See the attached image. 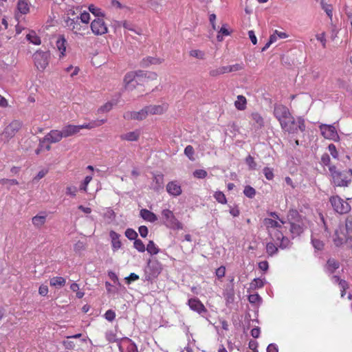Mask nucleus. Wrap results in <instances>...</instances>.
<instances>
[{
  "mask_svg": "<svg viewBox=\"0 0 352 352\" xmlns=\"http://www.w3.org/2000/svg\"><path fill=\"white\" fill-rule=\"evenodd\" d=\"M106 122V120H96L91 122H89L88 124H85L82 125H73V124H68L63 127L62 131L64 138H67L69 136H72L76 133H78L80 129H91L95 127L100 126L103 123Z\"/></svg>",
  "mask_w": 352,
  "mask_h": 352,
  "instance_id": "f257e3e1",
  "label": "nucleus"
},
{
  "mask_svg": "<svg viewBox=\"0 0 352 352\" xmlns=\"http://www.w3.org/2000/svg\"><path fill=\"white\" fill-rule=\"evenodd\" d=\"M162 223L167 228L173 230H182L183 224L176 218L169 209H164L162 212Z\"/></svg>",
  "mask_w": 352,
  "mask_h": 352,
  "instance_id": "f03ea898",
  "label": "nucleus"
},
{
  "mask_svg": "<svg viewBox=\"0 0 352 352\" xmlns=\"http://www.w3.org/2000/svg\"><path fill=\"white\" fill-rule=\"evenodd\" d=\"M329 201L334 210L340 214H346L351 210V206L346 201H344L339 196H332Z\"/></svg>",
  "mask_w": 352,
  "mask_h": 352,
  "instance_id": "7ed1b4c3",
  "label": "nucleus"
},
{
  "mask_svg": "<svg viewBox=\"0 0 352 352\" xmlns=\"http://www.w3.org/2000/svg\"><path fill=\"white\" fill-rule=\"evenodd\" d=\"M33 58L35 66L38 70H44L49 63L50 53L48 52L36 51Z\"/></svg>",
  "mask_w": 352,
  "mask_h": 352,
  "instance_id": "20e7f679",
  "label": "nucleus"
},
{
  "mask_svg": "<svg viewBox=\"0 0 352 352\" xmlns=\"http://www.w3.org/2000/svg\"><path fill=\"white\" fill-rule=\"evenodd\" d=\"M162 270V265L157 260L149 259L145 269V272L147 274L146 279L148 280L157 277L161 273Z\"/></svg>",
  "mask_w": 352,
  "mask_h": 352,
  "instance_id": "39448f33",
  "label": "nucleus"
},
{
  "mask_svg": "<svg viewBox=\"0 0 352 352\" xmlns=\"http://www.w3.org/2000/svg\"><path fill=\"white\" fill-rule=\"evenodd\" d=\"M348 233L344 230V226H340L339 229L336 230L334 233L333 243L336 247H340L346 243L348 240L352 237L347 236Z\"/></svg>",
  "mask_w": 352,
  "mask_h": 352,
  "instance_id": "423d86ee",
  "label": "nucleus"
},
{
  "mask_svg": "<svg viewBox=\"0 0 352 352\" xmlns=\"http://www.w3.org/2000/svg\"><path fill=\"white\" fill-rule=\"evenodd\" d=\"M274 115L281 124L287 118H289L290 112L288 108L282 104H276L274 109Z\"/></svg>",
  "mask_w": 352,
  "mask_h": 352,
  "instance_id": "0eeeda50",
  "label": "nucleus"
},
{
  "mask_svg": "<svg viewBox=\"0 0 352 352\" xmlns=\"http://www.w3.org/2000/svg\"><path fill=\"white\" fill-rule=\"evenodd\" d=\"M91 29L96 35H102L107 32V27L101 18L94 19L91 22Z\"/></svg>",
  "mask_w": 352,
  "mask_h": 352,
  "instance_id": "6e6552de",
  "label": "nucleus"
},
{
  "mask_svg": "<svg viewBox=\"0 0 352 352\" xmlns=\"http://www.w3.org/2000/svg\"><path fill=\"white\" fill-rule=\"evenodd\" d=\"M21 126L22 124L19 121L14 120L5 128L2 135L7 139H10L15 135L21 128Z\"/></svg>",
  "mask_w": 352,
  "mask_h": 352,
  "instance_id": "1a4fd4ad",
  "label": "nucleus"
},
{
  "mask_svg": "<svg viewBox=\"0 0 352 352\" xmlns=\"http://www.w3.org/2000/svg\"><path fill=\"white\" fill-rule=\"evenodd\" d=\"M190 308L199 314L204 316L208 313L207 309L204 304L197 298H190L188 301Z\"/></svg>",
  "mask_w": 352,
  "mask_h": 352,
  "instance_id": "9d476101",
  "label": "nucleus"
},
{
  "mask_svg": "<svg viewBox=\"0 0 352 352\" xmlns=\"http://www.w3.org/2000/svg\"><path fill=\"white\" fill-rule=\"evenodd\" d=\"M63 138H64V136L62 130H52L45 136V138L40 140V146H42V143H44L46 141L50 143L58 142Z\"/></svg>",
  "mask_w": 352,
  "mask_h": 352,
  "instance_id": "9b49d317",
  "label": "nucleus"
},
{
  "mask_svg": "<svg viewBox=\"0 0 352 352\" xmlns=\"http://www.w3.org/2000/svg\"><path fill=\"white\" fill-rule=\"evenodd\" d=\"M148 116L146 108L141 109L140 111H126L124 113L123 117L125 120H142Z\"/></svg>",
  "mask_w": 352,
  "mask_h": 352,
  "instance_id": "f8f14e48",
  "label": "nucleus"
},
{
  "mask_svg": "<svg viewBox=\"0 0 352 352\" xmlns=\"http://www.w3.org/2000/svg\"><path fill=\"white\" fill-rule=\"evenodd\" d=\"M281 128L289 133H296L298 131L297 124L294 118L290 113L289 118L280 124Z\"/></svg>",
  "mask_w": 352,
  "mask_h": 352,
  "instance_id": "ddd939ff",
  "label": "nucleus"
},
{
  "mask_svg": "<svg viewBox=\"0 0 352 352\" xmlns=\"http://www.w3.org/2000/svg\"><path fill=\"white\" fill-rule=\"evenodd\" d=\"M320 129L322 135L327 139H335L338 137V133L336 128L332 125L321 124Z\"/></svg>",
  "mask_w": 352,
  "mask_h": 352,
  "instance_id": "4468645a",
  "label": "nucleus"
},
{
  "mask_svg": "<svg viewBox=\"0 0 352 352\" xmlns=\"http://www.w3.org/2000/svg\"><path fill=\"white\" fill-rule=\"evenodd\" d=\"M140 73H142V71H139L137 72H129L127 73L124 78V82L125 83V88L126 89L132 90L134 87V85H131V83L134 81L135 77H140Z\"/></svg>",
  "mask_w": 352,
  "mask_h": 352,
  "instance_id": "2eb2a0df",
  "label": "nucleus"
},
{
  "mask_svg": "<svg viewBox=\"0 0 352 352\" xmlns=\"http://www.w3.org/2000/svg\"><path fill=\"white\" fill-rule=\"evenodd\" d=\"M269 234L272 236V239L273 241H280V243L279 245V247L280 248L283 249L287 247L288 239L283 236V233L280 231L275 230L273 234L269 231Z\"/></svg>",
  "mask_w": 352,
  "mask_h": 352,
  "instance_id": "dca6fc26",
  "label": "nucleus"
},
{
  "mask_svg": "<svg viewBox=\"0 0 352 352\" xmlns=\"http://www.w3.org/2000/svg\"><path fill=\"white\" fill-rule=\"evenodd\" d=\"M167 192L173 196H179L182 194V188L177 182H170L166 186Z\"/></svg>",
  "mask_w": 352,
  "mask_h": 352,
  "instance_id": "f3484780",
  "label": "nucleus"
},
{
  "mask_svg": "<svg viewBox=\"0 0 352 352\" xmlns=\"http://www.w3.org/2000/svg\"><path fill=\"white\" fill-rule=\"evenodd\" d=\"M65 25L67 27L69 28L71 30L77 32V31L80 30V23L79 22V16H76V18L71 19L70 17H67L65 19Z\"/></svg>",
  "mask_w": 352,
  "mask_h": 352,
  "instance_id": "a211bd4d",
  "label": "nucleus"
},
{
  "mask_svg": "<svg viewBox=\"0 0 352 352\" xmlns=\"http://www.w3.org/2000/svg\"><path fill=\"white\" fill-rule=\"evenodd\" d=\"M152 188L155 191H159L164 188V175H155L153 176L152 182Z\"/></svg>",
  "mask_w": 352,
  "mask_h": 352,
  "instance_id": "6ab92c4d",
  "label": "nucleus"
},
{
  "mask_svg": "<svg viewBox=\"0 0 352 352\" xmlns=\"http://www.w3.org/2000/svg\"><path fill=\"white\" fill-rule=\"evenodd\" d=\"M140 216L143 219L151 223L157 220L156 214L147 209H142L140 210Z\"/></svg>",
  "mask_w": 352,
  "mask_h": 352,
  "instance_id": "aec40b11",
  "label": "nucleus"
},
{
  "mask_svg": "<svg viewBox=\"0 0 352 352\" xmlns=\"http://www.w3.org/2000/svg\"><path fill=\"white\" fill-rule=\"evenodd\" d=\"M147 114L160 115L163 113L166 108L163 105H150L145 107Z\"/></svg>",
  "mask_w": 352,
  "mask_h": 352,
  "instance_id": "412c9836",
  "label": "nucleus"
},
{
  "mask_svg": "<svg viewBox=\"0 0 352 352\" xmlns=\"http://www.w3.org/2000/svg\"><path fill=\"white\" fill-rule=\"evenodd\" d=\"M251 118L253 120V126L258 129H261L264 126V120L261 116L256 113L254 112L251 114Z\"/></svg>",
  "mask_w": 352,
  "mask_h": 352,
  "instance_id": "4be33fe9",
  "label": "nucleus"
},
{
  "mask_svg": "<svg viewBox=\"0 0 352 352\" xmlns=\"http://www.w3.org/2000/svg\"><path fill=\"white\" fill-rule=\"evenodd\" d=\"M340 267V263L338 261L335 260L334 258H329L327 261V263L325 265V268L329 274H333L334 272L338 269Z\"/></svg>",
  "mask_w": 352,
  "mask_h": 352,
  "instance_id": "5701e85b",
  "label": "nucleus"
},
{
  "mask_svg": "<svg viewBox=\"0 0 352 352\" xmlns=\"http://www.w3.org/2000/svg\"><path fill=\"white\" fill-rule=\"evenodd\" d=\"M111 239L112 246L114 250H118L121 248V241L120 240V235L114 231H111L109 233Z\"/></svg>",
  "mask_w": 352,
  "mask_h": 352,
  "instance_id": "b1692460",
  "label": "nucleus"
},
{
  "mask_svg": "<svg viewBox=\"0 0 352 352\" xmlns=\"http://www.w3.org/2000/svg\"><path fill=\"white\" fill-rule=\"evenodd\" d=\"M289 230L294 236H299L303 232L304 228L299 223H296L294 221L290 222Z\"/></svg>",
  "mask_w": 352,
  "mask_h": 352,
  "instance_id": "393cba45",
  "label": "nucleus"
},
{
  "mask_svg": "<svg viewBox=\"0 0 352 352\" xmlns=\"http://www.w3.org/2000/svg\"><path fill=\"white\" fill-rule=\"evenodd\" d=\"M17 9L22 14H26L30 11L29 3L25 0H18Z\"/></svg>",
  "mask_w": 352,
  "mask_h": 352,
  "instance_id": "a878e982",
  "label": "nucleus"
},
{
  "mask_svg": "<svg viewBox=\"0 0 352 352\" xmlns=\"http://www.w3.org/2000/svg\"><path fill=\"white\" fill-rule=\"evenodd\" d=\"M334 183L338 186H348L351 182V179H348L347 177L343 173L342 176L333 179Z\"/></svg>",
  "mask_w": 352,
  "mask_h": 352,
  "instance_id": "bb28decb",
  "label": "nucleus"
},
{
  "mask_svg": "<svg viewBox=\"0 0 352 352\" xmlns=\"http://www.w3.org/2000/svg\"><path fill=\"white\" fill-rule=\"evenodd\" d=\"M246 98L243 96L239 95L237 96V100L235 101L234 104L237 109L244 110L246 108Z\"/></svg>",
  "mask_w": 352,
  "mask_h": 352,
  "instance_id": "cd10ccee",
  "label": "nucleus"
},
{
  "mask_svg": "<svg viewBox=\"0 0 352 352\" xmlns=\"http://www.w3.org/2000/svg\"><path fill=\"white\" fill-rule=\"evenodd\" d=\"M122 140L127 141H136L139 138V133L137 131H131L123 134L120 136Z\"/></svg>",
  "mask_w": 352,
  "mask_h": 352,
  "instance_id": "c85d7f7f",
  "label": "nucleus"
},
{
  "mask_svg": "<svg viewBox=\"0 0 352 352\" xmlns=\"http://www.w3.org/2000/svg\"><path fill=\"white\" fill-rule=\"evenodd\" d=\"M26 38L30 43L34 45H40L41 41L40 38L36 35L34 31H31L29 34L26 35Z\"/></svg>",
  "mask_w": 352,
  "mask_h": 352,
  "instance_id": "c756f323",
  "label": "nucleus"
},
{
  "mask_svg": "<svg viewBox=\"0 0 352 352\" xmlns=\"http://www.w3.org/2000/svg\"><path fill=\"white\" fill-rule=\"evenodd\" d=\"M50 285L56 287H61L65 284V279L63 277H54L50 279Z\"/></svg>",
  "mask_w": 352,
  "mask_h": 352,
  "instance_id": "7c9ffc66",
  "label": "nucleus"
},
{
  "mask_svg": "<svg viewBox=\"0 0 352 352\" xmlns=\"http://www.w3.org/2000/svg\"><path fill=\"white\" fill-rule=\"evenodd\" d=\"M67 43V41L64 38L63 36H60L56 41V46L59 51H60L61 54L63 55L64 52H65L66 47L65 44Z\"/></svg>",
  "mask_w": 352,
  "mask_h": 352,
  "instance_id": "2f4dec72",
  "label": "nucleus"
},
{
  "mask_svg": "<svg viewBox=\"0 0 352 352\" xmlns=\"http://www.w3.org/2000/svg\"><path fill=\"white\" fill-rule=\"evenodd\" d=\"M46 221V216L36 215L32 218V223L39 228L42 226Z\"/></svg>",
  "mask_w": 352,
  "mask_h": 352,
  "instance_id": "473e14b6",
  "label": "nucleus"
},
{
  "mask_svg": "<svg viewBox=\"0 0 352 352\" xmlns=\"http://www.w3.org/2000/svg\"><path fill=\"white\" fill-rule=\"evenodd\" d=\"M266 252L270 256H272L278 252V248L272 242H269L266 245Z\"/></svg>",
  "mask_w": 352,
  "mask_h": 352,
  "instance_id": "72a5a7b5",
  "label": "nucleus"
},
{
  "mask_svg": "<svg viewBox=\"0 0 352 352\" xmlns=\"http://www.w3.org/2000/svg\"><path fill=\"white\" fill-rule=\"evenodd\" d=\"M159 60L153 57L148 56L146 58H144L141 62V66L143 67H147L152 64L159 63Z\"/></svg>",
  "mask_w": 352,
  "mask_h": 352,
  "instance_id": "f704fd0d",
  "label": "nucleus"
},
{
  "mask_svg": "<svg viewBox=\"0 0 352 352\" xmlns=\"http://www.w3.org/2000/svg\"><path fill=\"white\" fill-rule=\"evenodd\" d=\"M147 252L151 255L157 254L160 250L157 247H156L155 243L153 241H149L146 247Z\"/></svg>",
  "mask_w": 352,
  "mask_h": 352,
  "instance_id": "c9c22d12",
  "label": "nucleus"
},
{
  "mask_svg": "<svg viewBox=\"0 0 352 352\" xmlns=\"http://www.w3.org/2000/svg\"><path fill=\"white\" fill-rule=\"evenodd\" d=\"M263 223L265 226L269 228H280L281 226L275 220L270 219V218H265L263 220Z\"/></svg>",
  "mask_w": 352,
  "mask_h": 352,
  "instance_id": "e433bc0d",
  "label": "nucleus"
},
{
  "mask_svg": "<svg viewBox=\"0 0 352 352\" xmlns=\"http://www.w3.org/2000/svg\"><path fill=\"white\" fill-rule=\"evenodd\" d=\"M140 76L144 78V82H147L148 80H157V75L155 72L140 73Z\"/></svg>",
  "mask_w": 352,
  "mask_h": 352,
  "instance_id": "4c0bfd02",
  "label": "nucleus"
},
{
  "mask_svg": "<svg viewBox=\"0 0 352 352\" xmlns=\"http://www.w3.org/2000/svg\"><path fill=\"white\" fill-rule=\"evenodd\" d=\"M344 230L348 233V237H352V217H348L346 220Z\"/></svg>",
  "mask_w": 352,
  "mask_h": 352,
  "instance_id": "58836bf2",
  "label": "nucleus"
},
{
  "mask_svg": "<svg viewBox=\"0 0 352 352\" xmlns=\"http://www.w3.org/2000/svg\"><path fill=\"white\" fill-rule=\"evenodd\" d=\"M190 56L196 58L204 60L205 59L204 52L199 50H192L190 52Z\"/></svg>",
  "mask_w": 352,
  "mask_h": 352,
  "instance_id": "ea45409f",
  "label": "nucleus"
},
{
  "mask_svg": "<svg viewBox=\"0 0 352 352\" xmlns=\"http://www.w3.org/2000/svg\"><path fill=\"white\" fill-rule=\"evenodd\" d=\"M244 195L250 199H252L256 195V190L250 186H246L243 190Z\"/></svg>",
  "mask_w": 352,
  "mask_h": 352,
  "instance_id": "a19ab883",
  "label": "nucleus"
},
{
  "mask_svg": "<svg viewBox=\"0 0 352 352\" xmlns=\"http://www.w3.org/2000/svg\"><path fill=\"white\" fill-rule=\"evenodd\" d=\"M89 10L95 16L100 18V16L103 17L104 16V13L101 11V10L94 5H90L89 6Z\"/></svg>",
  "mask_w": 352,
  "mask_h": 352,
  "instance_id": "79ce46f5",
  "label": "nucleus"
},
{
  "mask_svg": "<svg viewBox=\"0 0 352 352\" xmlns=\"http://www.w3.org/2000/svg\"><path fill=\"white\" fill-rule=\"evenodd\" d=\"M311 243L314 248L317 250H322L324 248V243L320 239L311 237Z\"/></svg>",
  "mask_w": 352,
  "mask_h": 352,
  "instance_id": "37998d69",
  "label": "nucleus"
},
{
  "mask_svg": "<svg viewBox=\"0 0 352 352\" xmlns=\"http://www.w3.org/2000/svg\"><path fill=\"white\" fill-rule=\"evenodd\" d=\"M134 248L140 252H144L146 250L144 243L138 239H136L133 243Z\"/></svg>",
  "mask_w": 352,
  "mask_h": 352,
  "instance_id": "c03bdc74",
  "label": "nucleus"
},
{
  "mask_svg": "<svg viewBox=\"0 0 352 352\" xmlns=\"http://www.w3.org/2000/svg\"><path fill=\"white\" fill-rule=\"evenodd\" d=\"M125 236L129 240H135L138 237V233L132 228H128L125 231Z\"/></svg>",
  "mask_w": 352,
  "mask_h": 352,
  "instance_id": "a18cd8bd",
  "label": "nucleus"
},
{
  "mask_svg": "<svg viewBox=\"0 0 352 352\" xmlns=\"http://www.w3.org/2000/svg\"><path fill=\"white\" fill-rule=\"evenodd\" d=\"M329 170L331 173L333 179H337L338 177L343 175V173L336 170V166H330L329 167Z\"/></svg>",
  "mask_w": 352,
  "mask_h": 352,
  "instance_id": "49530a36",
  "label": "nucleus"
},
{
  "mask_svg": "<svg viewBox=\"0 0 352 352\" xmlns=\"http://www.w3.org/2000/svg\"><path fill=\"white\" fill-rule=\"evenodd\" d=\"M322 9L325 11L328 16H332V7L330 4L324 3V1H320Z\"/></svg>",
  "mask_w": 352,
  "mask_h": 352,
  "instance_id": "de8ad7c7",
  "label": "nucleus"
},
{
  "mask_svg": "<svg viewBox=\"0 0 352 352\" xmlns=\"http://www.w3.org/2000/svg\"><path fill=\"white\" fill-rule=\"evenodd\" d=\"M214 198L216 200L221 203V204H226V198L225 195L222 192H216L214 195Z\"/></svg>",
  "mask_w": 352,
  "mask_h": 352,
  "instance_id": "09e8293b",
  "label": "nucleus"
},
{
  "mask_svg": "<svg viewBox=\"0 0 352 352\" xmlns=\"http://www.w3.org/2000/svg\"><path fill=\"white\" fill-rule=\"evenodd\" d=\"M263 286V282L260 278H254L250 283L251 289L261 288Z\"/></svg>",
  "mask_w": 352,
  "mask_h": 352,
  "instance_id": "8fccbe9b",
  "label": "nucleus"
},
{
  "mask_svg": "<svg viewBox=\"0 0 352 352\" xmlns=\"http://www.w3.org/2000/svg\"><path fill=\"white\" fill-rule=\"evenodd\" d=\"M245 162L248 165L250 169H256V163L255 162L253 157L248 155L245 159Z\"/></svg>",
  "mask_w": 352,
  "mask_h": 352,
  "instance_id": "3c124183",
  "label": "nucleus"
},
{
  "mask_svg": "<svg viewBox=\"0 0 352 352\" xmlns=\"http://www.w3.org/2000/svg\"><path fill=\"white\" fill-rule=\"evenodd\" d=\"M207 172L203 169H197L193 172L194 177L199 179H204L207 176Z\"/></svg>",
  "mask_w": 352,
  "mask_h": 352,
  "instance_id": "603ef678",
  "label": "nucleus"
},
{
  "mask_svg": "<svg viewBox=\"0 0 352 352\" xmlns=\"http://www.w3.org/2000/svg\"><path fill=\"white\" fill-rule=\"evenodd\" d=\"M288 219L289 221H296L299 217L298 212L296 210H289L288 212Z\"/></svg>",
  "mask_w": 352,
  "mask_h": 352,
  "instance_id": "864d4df0",
  "label": "nucleus"
},
{
  "mask_svg": "<svg viewBox=\"0 0 352 352\" xmlns=\"http://www.w3.org/2000/svg\"><path fill=\"white\" fill-rule=\"evenodd\" d=\"M248 300L252 304H256L261 300V298L258 294H250L248 296Z\"/></svg>",
  "mask_w": 352,
  "mask_h": 352,
  "instance_id": "5fc2aeb1",
  "label": "nucleus"
},
{
  "mask_svg": "<svg viewBox=\"0 0 352 352\" xmlns=\"http://www.w3.org/2000/svg\"><path fill=\"white\" fill-rule=\"evenodd\" d=\"M263 173L268 180H272L274 178L273 170L270 168L265 167L263 168Z\"/></svg>",
  "mask_w": 352,
  "mask_h": 352,
  "instance_id": "6e6d98bb",
  "label": "nucleus"
},
{
  "mask_svg": "<svg viewBox=\"0 0 352 352\" xmlns=\"http://www.w3.org/2000/svg\"><path fill=\"white\" fill-rule=\"evenodd\" d=\"M92 179V177L91 176H87L83 182L80 184V190H83V191H86L87 190V185L89 184V183L91 181Z\"/></svg>",
  "mask_w": 352,
  "mask_h": 352,
  "instance_id": "4d7b16f0",
  "label": "nucleus"
},
{
  "mask_svg": "<svg viewBox=\"0 0 352 352\" xmlns=\"http://www.w3.org/2000/svg\"><path fill=\"white\" fill-rule=\"evenodd\" d=\"M316 39L318 41H319L322 43V45L323 48H325L326 47V43H327V40H326V38H325V33L322 32L321 34H316Z\"/></svg>",
  "mask_w": 352,
  "mask_h": 352,
  "instance_id": "13d9d810",
  "label": "nucleus"
},
{
  "mask_svg": "<svg viewBox=\"0 0 352 352\" xmlns=\"http://www.w3.org/2000/svg\"><path fill=\"white\" fill-rule=\"evenodd\" d=\"M113 107V104L111 102H107L105 104L102 105L98 109V112H108Z\"/></svg>",
  "mask_w": 352,
  "mask_h": 352,
  "instance_id": "bf43d9fd",
  "label": "nucleus"
},
{
  "mask_svg": "<svg viewBox=\"0 0 352 352\" xmlns=\"http://www.w3.org/2000/svg\"><path fill=\"white\" fill-rule=\"evenodd\" d=\"M296 124L298 129H299L300 131L302 132L305 130V120L302 118H298Z\"/></svg>",
  "mask_w": 352,
  "mask_h": 352,
  "instance_id": "052dcab7",
  "label": "nucleus"
},
{
  "mask_svg": "<svg viewBox=\"0 0 352 352\" xmlns=\"http://www.w3.org/2000/svg\"><path fill=\"white\" fill-rule=\"evenodd\" d=\"M184 153L189 159L192 160L194 155V148L192 146L188 145L184 149Z\"/></svg>",
  "mask_w": 352,
  "mask_h": 352,
  "instance_id": "680f3d73",
  "label": "nucleus"
},
{
  "mask_svg": "<svg viewBox=\"0 0 352 352\" xmlns=\"http://www.w3.org/2000/svg\"><path fill=\"white\" fill-rule=\"evenodd\" d=\"M328 148L331 156L334 158H337L338 156V153L336 150V146L333 144H330L328 146Z\"/></svg>",
  "mask_w": 352,
  "mask_h": 352,
  "instance_id": "e2e57ef3",
  "label": "nucleus"
},
{
  "mask_svg": "<svg viewBox=\"0 0 352 352\" xmlns=\"http://www.w3.org/2000/svg\"><path fill=\"white\" fill-rule=\"evenodd\" d=\"M48 173V170L47 169H43L41 170H40L38 174L34 177L33 179V181H38L39 179H42L43 177H44L46 174Z\"/></svg>",
  "mask_w": 352,
  "mask_h": 352,
  "instance_id": "0e129e2a",
  "label": "nucleus"
},
{
  "mask_svg": "<svg viewBox=\"0 0 352 352\" xmlns=\"http://www.w3.org/2000/svg\"><path fill=\"white\" fill-rule=\"evenodd\" d=\"M104 316H105V318L107 320L111 321V322L113 321L116 318V314L111 309L107 311Z\"/></svg>",
  "mask_w": 352,
  "mask_h": 352,
  "instance_id": "69168bd1",
  "label": "nucleus"
},
{
  "mask_svg": "<svg viewBox=\"0 0 352 352\" xmlns=\"http://www.w3.org/2000/svg\"><path fill=\"white\" fill-rule=\"evenodd\" d=\"M0 184L2 185H5L9 184L10 185H18L19 182L16 179H1L0 180Z\"/></svg>",
  "mask_w": 352,
  "mask_h": 352,
  "instance_id": "338daca9",
  "label": "nucleus"
},
{
  "mask_svg": "<svg viewBox=\"0 0 352 352\" xmlns=\"http://www.w3.org/2000/svg\"><path fill=\"white\" fill-rule=\"evenodd\" d=\"M89 14L87 12H84L81 13L80 16H79V19H80V21L84 23H88L89 21Z\"/></svg>",
  "mask_w": 352,
  "mask_h": 352,
  "instance_id": "774afa93",
  "label": "nucleus"
}]
</instances>
